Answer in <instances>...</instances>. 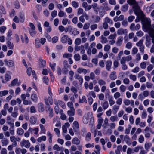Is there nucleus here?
Wrapping results in <instances>:
<instances>
[{
    "label": "nucleus",
    "instance_id": "obj_18",
    "mask_svg": "<svg viewBox=\"0 0 154 154\" xmlns=\"http://www.w3.org/2000/svg\"><path fill=\"white\" fill-rule=\"evenodd\" d=\"M127 33L126 29H124L122 28L119 29L117 31V33L119 35H121Z\"/></svg>",
    "mask_w": 154,
    "mask_h": 154
},
{
    "label": "nucleus",
    "instance_id": "obj_33",
    "mask_svg": "<svg viewBox=\"0 0 154 154\" xmlns=\"http://www.w3.org/2000/svg\"><path fill=\"white\" fill-rule=\"evenodd\" d=\"M108 100L110 106H112L115 103V102L113 100L112 97H109L108 99Z\"/></svg>",
    "mask_w": 154,
    "mask_h": 154
},
{
    "label": "nucleus",
    "instance_id": "obj_28",
    "mask_svg": "<svg viewBox=\"0 0 154 154\" xmlns=\"http://www.w3.org/2000/svg\"><path fill=\"white\" fill-rule=\"evenodd\" d=\"M29 122L32 124H35L36 122V119L33 116H32L30 118Z\"/></svg>",
    "mask_w": 154,
    "mask_h": 154
},
{
    "label": "nucleus",
    "instance_id": "obj_59",
    "mask_svg": "<svg viewBox=\"0 0 154 154\" xmlns=\"http://www.w3.org/2000/svg\"><path fill=\"white\" fill-rule=\"evenodd\" d=\"M135 18V17L134 16H129L128 18V20L129 22H131Z\"/></svg>",
    "mask_w": 154,
    "mask_h": 154
},
{
    "label": "nucleus",
    "instance_id": "obj_3",
    "mask_svg": "<svg viewBox=\"0 0 154 154\" xmlns=\"http://www.w3.org/2000/svg\"><path fill=\"white\" fill-rule=\"evenodd\" d=\"M92 113L91 112H89L86 115H85L83 118V121L85 124H87L88 122V119L90 117H91Z\"/></svg>",
    "mask_w": 154,
    "mask_h": 154
},
{
    "label": "nucleus",
    "instance_id": "obj_19",
    "mask_svg": "<svg viewBox=\"0 0 154 154\" xmlns=\"http://www.w3.org/2000/svg\"><path fill=\"white\" fill-rule=\"evenodd\" d=\"M68 38L69 37L68 35H64L61 38V42L63 43H66Z\"/></svg>",
    "mask_w": 154,
    "mask_h": 154
},
{
    "label": "nucleus",
    "instance_id": "obj_25",
    "mask_svg": "<svg viewBox=\"0 0 154 154\" xmlns=\"http://www.w3.org/2000/svg\"><path fill=\"white\" fill-rule=\"evenodd\" d=\"M104 22L107 24L109 23L112 25L113 24L112 20L110 19L109 17H106L105 18Z\"/></svg>",
    "mask_w": 154,
    "mask_h": 154
},
{
    "label": "nucleus",
    "instance_id": "obj_42",
    "mask_svg": "<svg viewBox=\"0 0 154 154\" xmlns=\"http://www.w3.org/2000/svg\"><path fill=\"white\" fill-rule=\"evenodd\" d=\"M127 3L130 5H133V6L137 3L135 0H128Z\"/></svg>",
    "mask_w": 154,
    "mask_h": 154
},
{
    "label": "nucleus",
    "instance_id": "obj_6",
    "mask_svg": "<svg viewBox=\"0 0 154 154\" xmlns=\"http://www.w3.org/2000/svg\"><path fill=\"white\" fill-rule=\"evenodd\" d=\"M85 17L86 20H88V16L85 13L82 14L79 17V21L82 23H84L85 22Z\"/></svg>",
    "mask_w": 154,
    "mask_h": 154
},
{
    "label": "nucleus",
    "instance_id": "obj_51",
    "mask_svg": "<svg viewBox=\"0 0 154 154\" xmlns=\"http://www.w3.org/2000/svg\"><path fill=\"white\" fill-rule=\"evenodd\" d=\"M56 65V64L55 63H54L53 64H51V63H50V66L54 72L55 71Z\"/></svg>",
    "mask_w": 154,
    "mask_h": 154
},
{
    "label": "nucleus",
    "instance_id": "obj_36",
    "mask_svg": "<svg viewBox=\"0 0 154 154\" xmlns=\"http://www.w3.org/2000/svg\"><path fill=\"white\" fill-rule=\"evenodd\" d=\"M79 102L82 103L85 102L86 103H87V100L85 97L84 96L82 97V98H80Z\"/></svg>",
    "mask_w": 154,
    "mask_h": 154
},
{
    "label": "nucleus",
    "instance_id": "obj_29",
    "mask_svg": "<svg viewBox=\"0 0 154 154\" xmlns=\"http://www.w3.org/2000/svg\"><path fill=\"white\" fill-rule=\"evenodd\" d=\"M89 119L90 120L89 122V125L90 127H92L93 126L94 122V119L92 116V115L91 116V117H90Z\"/></svg>",
    "mask_w": 154,
    "mask_h": 154
},
{
    "label": "nucleus",
    "instance_id": "obj_2",
    "mask_svg": "<svg viewBox=\"0 0 154 154\" xmlns=\"http://www.w3.org/2000/svg\"><path fill=\"white\" fill-rule=\"evenodd\" d=\"M136 45L139 47V49L141 53L143 54L145 47L143 45V40L142 39L140 40L138 42L136 43Z\"/></svg>",
    "mask_w": 154,
    "mask_h": 154
},
{
    "label": "nucleus",
    "instance_id": "obj_37",
    "mask_svg": "<svg viewBox=\"0 0 154 154\" xmlns=\"http://www.w3.org/2000/svg\"><path fill=\"white\" fill-rule=\"evenodd\" d=\"M7 45L9 48L10 49H13L14 45L10 41H8L7 42Z\"/></svg>",
    "mask_w": 154,
    "mask_h": 154
},
{
    "label": "nucleus",
    "instance_id": "obj_11",
    "mask_svg": "<svg viewBox=\"0 0 154 154\" xmlns=\"http://www.w3.org/2000/svg\"><path fill=\"white\" fill-rule=\"evenodd\" d=\"M4 62L6 63L7 65L8 66L12 67L14 65V63L12 60H8L7 59L4 60Z\"/></svg>",
    "mask_w": 154,
    "mask_h": 154
},
{
    "label": "nucleus",
    "instance_id": "obj_47",
    "mask_svg": "<svg viewBox=\"0 0 154 154\" xmlns=\"http://www.w3.org/2000/svg\"><path fill=\"white\" fill-rule=\"evenodd\" d=\"M53 149L54 150H56L57 151H60L62 149L61 148L59 147L58 145H55L53 146Z\"/></svg>",
    "mask_w": 154,
    "mask_h": 154
},
{
    "label": "nucleus",
    "instance_id": "obj_9",
    "mask_svg": "<svg viewBox=\"0 0 154 154\" xmlns=\"http://www.w3.org/2000/svg\"><path fill=\"white\" fill-rule=\"evenodd\" d=\"M38 106L39 112H42L44 111V105L43 103H39L38 105Z\"/></svg>",
    "mask_w": 154,
    "mask_h": 154
},
{
    "label": "nucleus",
    "instance_id": "obj_58",
    "mask_svg": "<svg viewBox=\"0 0 154 154\" xmlns=\"http://www.w3.org/2000/svg\"><path fill=\"white\" fill-rule=\"evenodd\" d=\"M122 98H119L116 101V103L117 104L120 105L122 103Z\"/></svg>",
    "mask_w": 154,
    "mask_h": 154
},
{
    "label": "nucleus",
    "instance_id": "obj_41",
    "mask_svg": "<svg viewBox=\"0 0 154 154\" xmlns=\"http://www.w3.org/2000/svg\"><path fill=\"white\" fill-rule=\"evenodd\" d=\"M109 105L107 101H105L102 105V107L104 109H106L108 107Z\"/></svg>",
    "mask_w": 154,
    "mask_h": 154
},
{
    "label": "nucleus",
    "instance_id": "obj_46",
    "mask_svg": "<svg viewBox=\"0 0 154 154\" xmlns=\"http://www.w3.org/2000/svg\"><path fill=\"white\" fill-rule=\"evenodd\" d=\"M71 4L72 6L75 8H76L79 6L78 3L75 1L72 2Z\"/></svg>",
    "mask_w": 154,
    "mask_h": 154
},
{
    "label": "nucleus",
    "instance_id": "obj_30",
    "mask_svg": "<svg viewBox=\"0 0 154 154\" xmlns=\"http://www.w3.org/2000/svg\"><path fill=\"white\" fill-rule=\"evenodd\" d=\"M46 139V137L45 136H43L38 138L37 140L39 142H41L42 141H45Z\"/></svg>",
    "mask_w": 154,
    "mask_h": 154
},
{
    "label": "nucleus",
    "instance_id": "obj_12",
    "mask_svg": "<svg viewBox=\"0 0 154 154\" xmlns=\"http://www.w3.org/2000/svg\"><path fill=\"white\" fill-rule=\"evenodd\" d=\"M75 110L74 108H72L68 110L67 113L69 116H73L75 115Z\"/></svg>",
    "mask_w": 154,
    "mask_h": 154
},
{
    "label": "nucleus",
    "instance_id": "obj_10",
    "mask_svg": "<svg viewBox=\"0 0 154 154\" xmlns=\"http://www.w3.org/2000/svg\"><path fill=\"white\" fill-rule=\"evenodd\" d=\"M18 80L16 78L12 80L11 83V86H14L15 85L19 86L20 85V82H18Z\"/></svg>",
    "mask_w": 154,
    "mask_h": 154
},
{
    "label": "nucleus",
    "instance_id": "obj_43",
    "mask_svg": "<svg viewBox=\"0 0 154 154\" xmlns=\"http://www.w3.org/2000/svg\"><path fill=\"white\" fill-rule=\"evenodd\" d=\"M95 148L97 150V151H95L96 154H100V146L98 145H96L95 146Z\"/></svg>",
    "mask_w": 154,
    "mask_h": 154
},
{
    "label": "nucleus",
    "instance_id": "obj_52",
    "mask_svg": "<svg viewBox=\"0 0 154 154\" xmlns=\"http://www.w3.org/2000/svg\"><path fill=\"white\" fill-rule=\"evenodd\" d=\"M118 118L117 116H112L110 118V120L112 122H114L115 121L117 120Z\"/></svg>",
    "mask_w": 154,
    "mask_h": 154
},
{
    "label": "nucleus",
    "instance_id": "obj_17",
    "mask_svg": "<svg viewBox=\"0 0 154 154\" xmlns=\"http://www.w3.org/2000/svg\"><path fill=\"white\" fill-rule=\"evenodd\" d=\"M77 72L79 74H81L82 73L84 74H85L87 72V70L85 69L81 68H78Z\"/></svg>",
    "mask_w": 154,
    "mask_h": 154
},
{
    "label": "nucleus",
    "instance_id": "obj_23",
    "mask_svg": "<svg viewBox=\"0 0 154 154\" xmlns=\"http://www.w3.org/2000/svg\"><path fill=\"white\" fill-rule=\"evenodd\" d=\"M128 4H125L121 7V10L123 12H126L128 10Z\"/></svg>",
    "mask_w": 154,
    "mask_h": 154
},
{
    "label": "nucleus",
    "instance_id": "obj_62",
    "mask_svg": "<svg viewBox=\"0 0 154 154\" xmlns=\"http://www.w3.org/2000/svg\"><path fill=\"white\" fill-rule=\"evenodd\" d=\"M129 78L133 81H135L137 79L136 76L132 74H131L129 75Z\"/></svg>",
    "mask_w": 154,
    "mask_h": 154
},
{
    "label": "nucleus",
    "instance_id": "obj_54",
    "mask_svg": "<svg viewBox=\"0 0 154 154\" xmlns=\"http://www.w3.org/2000/svg\"><path fill=\"white\" fill-rule=\"evenodd\" d=\"M98 83L100 86L105 85L106 84L105 81L102 79L99 80L98 81Z\"/></svg>",
    "mask_w": 154,
    "mask_h": 154
},
{
    "label": "nucleus",
    "instance_id": "obj_60",
    "mask_svg": "<svg viewBox=\"0 0 154 154\" xmlns=\"http://www.w3.org/2000/svg\"><path fill=\"white\" fill-rule=\"evenodd\" d=\"M110 48V46L109 45H106L104 47V50L106 51H108Z\"/></svg>",
    "mask_w": 154,
    "mask_h": 154
},
{
    "label": "nucleus",
    "instance_id": "obj_64",
    "mask_svg": "<svg viewBox=\"0 0 154 154\" xmlns=\"http://www.w3.org/2000/svg\"><path fill=\"white\" fill-rule=\"evenodd\" d=\"M140 67L142 69H145L146 68V64L145 62H142L140 65Z\"/></svg>",
    "mask_w": 154,
    "mask_h": 154
},
{
    "label": "nucleus",
    "instance_id": "obj_1",
    "mask_svg": "<svg viewBox=\"0 0 154 154\" xmlns=\"http://www.w3.org/2000/svg\"><path fill=\"white\" fill-rule=\"evenodd\" d=\"M48 92L49 96L48 97H44L45 103L48 106H50L49 104L51 105L53 103V100L52 98V93L51 91V88L50 87L48 88Z\"/></svg>",
    "mask_w": 154,
    "mask_h": 154
},
{
    "label": "nucleus",
    "instance_id": "obj_44",
    "mask_svg": "<svg viewBox=\"0 0 154 154\" xmlns=\"http://www.w3.org/2000/svg\"><path fill=\"white\" fill-rule=\"evenodd\" d=\"M132 47V44L131 42H128L126 45V48L128 49H130Z\"/></svg>",
    "mask_w": 154,
    "mask_h": 154
},
{
    "label": "nucleus",
    "instance_id": "obj_20",
    "mask_svg": "<svg viewBox=\"0 0 154 154\" xmlns=\"http://www.w3.org/2000/svg\"><path fill=\"white\" fill-rule=\"evenodd\" d=\"M47 108H48V110L50 112L49 116L50 118H51L54 115L53 109L51 108L50 106H47Z\"/></svg>",
    "mask_w": 154,
    "mask_h": 154
},
{
    "label": "nucleus",
    "instance_id": "obj_32",
    "mask_svg": "<svg viewBox=\"0 0 154 154\" xmlns=\"http://www.w3.org/2000/svg\"><path fill=\"white\" fill-rule=\"evenodd\" d=\"M74 57L76 61H79L81 59L80 56L79 54H76L74 55Z\"/></svg>",
    "mask_w": 154,
    "mask_h": 154
},
{
    "label": "nucleus",
    "instance_id": "obj_40",
    "mask_svg": "<svg viewBox=\"0 0 154 154\" xmlns=\"http://www.w3.org/2000/svg\"><path fill=\"white\" fill-rule=\"evenodd\" d=\"M7 123L8 124H9L12 122H13L14 121L12 120V119L11 118L10 116H8L7 117Z\"/></svg>",
    "mask_w": 154,
    "mask_h": 154
},
{
    "label": "nucleus",
    "instance_id": "obj_7",
    "mask_svg": "<svg viewBox=\"0 0 154 154\" xmlns=\"http://www.w3.org/2000/svg\"><path fill=\"white\" fill-rule=\"evenodd\" d=\"M112 62L111 60H107L105 63L106 68V69L109 71L111 68V66L112 64Z\"/></svg>",
    "mask_w": 154,
    "mask_h": 154
},
{
    "label": "nucleus",
    "instance_id": "obj_34",
    "mask_svg": "<svg viewBox=\"0 0 154 154\" xmlns=\"http://www.w3.org/2000/svg\"><path fill=\"white\" fill-rule=\"evenodd\" d=\"M58 29L60 32H63L65 31L66 32H68V30H66L65 27L62 25L59 26L58 27Z\"/></svg>",
    "mask_w": 154,
    "mask_h": 154
},
{
    "label": "nucleus",
    "instance_id": "obj_5",
    "mask_svg": "<svg viewBox=\"0 0 154 154\" xmlns=\"http://www.w3.org/2000/svg\"><path fill=\"white\" fill-rule=\"evenodd\" d=\"M133 8L134 9V11L135 14L136 15H138L140 12V8L138 5V4L137 3L135 4L133 6Z\"/></svg>",
    "mask_w": 154,
    "mask_h": 154
},
{
    "label": "nucleus",
    "instance_id": "obj_13",
    "mask_svg": "<svg viewBox=\"0 0 154 154\" xmlns=\"http://www.w3.org/2000/svg\"><path fill=\"white\" fill-rule=\"evenodd\" d=\"M21 40L22 42L23 43H25L26 44L28 42V38L27 36L26 35H24V37L22 36L21 37Z\"/></svg>",
    "mask_w": 154,
    "mask_h": 154
},
{
    "label": "nucleus",
    "instance_id": "obj_57",
    "mask_svg": "<svg viewBox=\"0 0 154 154\" xmlns=\"http://www.w3.org/2000/svg\"><path fill=\"white\" fill-rule=\"evenodd\" d=\"M99 66L101 68H103L105 66L103 60H101L99 61Z\"/></svg>",
    "mask_w": 154,
    "mask_h": 154
},
{
    "label": "nucleus",
    "instance_id": "obj_16",
    "mask_svg": "<svg viewBox=\"0 0 154 154\" xmlns=\"http://www.w3.org/2000/svg\"><path fill=\"white\" fill-rule=\"evenodd\" d=\"M35 47L37 48H38L41 47V43L40 39L39 38H36L35 41Z\"/></svg>",
    "mask_w": 154,
    "mask_h": 154
},
{
    "label": "nucleus",
    "instance_id": "obj_8",
    "mask_svg": "<svg viewBox=\"0 0 154 154\" xmlns=\"http://www.w3.org/2000/svg\"><path fill=\"white\" fill-rule=\"evenodd\" d=\"M116 72L115 71H113L111 72L109 75V77L110 79L113 81L117 79V76L116 75Z\"/></svg>",
    "mask_w": 154,
    "mask_h": 154
},
{
    "label": "nucleus",
    "instance_id": "obj_55",
    "mask_svg": "<svg viewBox=\"0 0 154 154\" xmlns=\"http://www.w3.org/2000/svg\"><path fill=\"white\" fill-rule=\"evenodd\" d=\"M2 143L3 144H8V140L4 138L2 140Z\"/></svg>",
    "mask_w": 154,
    "mask_h": 154
},
{
    "label": "nucleus",
    "instance_id": "obj_15",
    "mask_svg": "<svg viewBox=\"0 0 154 154\" xmlns=\"http://www.w3.org/2000/svg\"><path fill=\"white\" fill-rule=\"evenodd\" d=\"M10 140L11 141L14 142L16 144L17 143H16V141H20V138H17L14 136H11L10 137Z\"/></svg>",
    "mask_w": 154,
    "mask_h": 154
},
{
    "label": "nucleus",
    "instance_id": "obj_4",
    "mask_svg": "<svg viewBox=\"0 0 154 154\" xmlns=\"http://www.w3.org/2000/svg\"><path fill=\"white\" fill-rule=\"evenodd\" d=\"M72 127L74 131L76 134L79 133V126L78 122L75 121L73 122Z\"/></svg>",
    "mask_w": 154,
    "mask_h": 154
},
{
    "label": "nucleus",
    "instance_id": "obj_45",
    "mask_svg": "<svg viewBox=\"0 0 154 154\" xmlns=\"http://www.w3.org/2000/svg\"><path fill=\"white\" fill-rule=\"evenodd\" d=\"M121 94L119 92H116L115 93L114 95V97L115 99H116L120 96Z\"/></svg>",
    "mask_w": 154,
    "mask_h": 154
},
{
    "label": "nucleus",
    "instance_id": "obj_49",
    "mask_svg": "<svg viewBox=\"0 0 154 154\" xmlns=\"http://www.w3.org/2000/svg\"><path fill=\"white\" fill-rule=\"evenodd\" d=\"M98 97L100 100H104V96L103 94V93H100L98 95Z\"/></svg>",
    "mask_w": 154,
    "mask_h": 154
},
{
    "label": "nucleus",
    "instance_id": "obj_50",
    "mask_svg": "<svg viewBox=\"0 0 154 154\" xmlns=\"http://www.w3.org/2000/svg\"><path fill=\"white\" fill-rule=\"evenodd\" d=\"M29 32L30 35L32 37H34L36 34V32L35 30L29 29Z\"/></svg>",
    "mask_w": 154,
    "mask_h": 154
},
{
    "label": "nucleus",
    "instance_id": "obj_24",
    "mask_svg": "<svg viewBox=\"0 0 154 154\" xmlns=\"http://www.w3.org/2000/svg\"><path fill=\"white\" fill-rule=\"evenodd\" d=\"M8 92V91L6 90L0 91V97H2L7 95Z\"/></svg>",
    "mask_w": 154,
    "mask_h": 154
},
{
    "label": "nucleus",
    "instance_id": "obj_22",
    "mask_svg": "<svg viewBox=\"0 0 154 154\" xmlns=\"http://www.w3.org/2000/svg\"><path fill=\"white\" fill-rule=\"evenodd\" d=\"M119 106L116 105H115L112 106V112L114 114H116L119 109Z\"/></svg>",
    "mask_w": 154,
    "mask_h": 154
},
{
    "label": "nucleus",
    "instance_id": "obj_26",
    "mask_svg": "<svg viewBox=\"0 0 154 154\" xmlns=\"http://www.w3.org/2000/svg\"><path fill=\"white\" fill-rule=\"evenodd\" d=\"M17 134L18 135H23L24 133V130L21 128H18L17 131Z\"/></svg>",
    "mask_w": 154,
    "mask_h": 154
},
{
    "label": "nucleus",
    "instance_id": "obj_21",
    "mask_svg": "<svg viewBox=\"0 0 154 154\" xmlns=\"http://www.w3.org/2000/svg\"><path fill=\"white\" fill-rule=\"evenodd\" d=\"M31 99L34 102H36L38 100L37 95L35 94H33L31 95Z\"/></svg>",
    "mask_w": 154,
    "mask_h": 154
},
{
    "label": "nucleus",
    "instance_id": "obj_63",
    "mask_svg": "<svg viewBox=\"0 0 154 154\" xmlns=\"http://www.w3.org/2000/svg\"><path fill=\"white\" fill-rule=\"evenodd\" d=\"M138 37H141L143 35V32L141 31H139L136 33Z\"/></svg>",
    "mask_w": 154,
    "mask_h": 154
},
{
    "label": "nucleus",
    "instance_id": "obj_48",
    "mask_svg": "<svg viewBox=\"0 0 154 154\" xmlns=\"http://www.w3.org/2000/svg\"><path fill=\"white\" fill-rule=\"evenodd\" d=\"M43 82L45 84L47 85L48 83V78L46 76H45L43 78Z\"/></svg>",
    "mask_w": 154,
    "mask_h": 154
},
{
    "label": "nucleus",
    "instance_id": "obj_61",
    "mask_svg": "<svg viewBox=\"0 0 154 154\" xmlns=\"http://www.w3.org/2000/svg\"><path fill=\"white\" fill-rule=\"evenodd\" d=\"M5 80L6 81H9L11 79V76L8 74H5Z\"/></svg>",
    "mask_w": 154,
    "mask_h": 154
},
{
    "label": "nucleus",
    "instance_id": "obj_39",
    "mask_svg": "<svg viewBox=\"0 0 154 154\" xmlns=\"http://www.w3.org/2000/svg\"><path fill=\"white\" fill-rule=\"evenodd\" d=\"M72 143L75 144H79L80 141L77 138H75L72 140Z\"/></svg>",
    "mask_w": 154,
    "mask_h": 154
},
{
    "label": "nucleus",
    "instance_id": "obj_53",
    "mask_svg": "<svg viewBox=\"0 0 154 154\" xmlns=\"http://www.w3.org/2000/svg\"><path fill=\"white\" fill-rule=\"evenodd\" d=\"M75 44L77 45H79L81 43V39L79 38H77L75 41Z\"/></svg>",
    "mask_w": 154,
    "mask_h": 154
},
{
    "label": "nucleus",
    "instance_id": "obj_35",
    "mask_svg": "<svg viewBox=\"0 0 154 154\" xmlns=\"http://www.w3.org/2000/svg\"><path fill=\"white\" fill-rule=\"evenodd\" d=\"M72 56V54H71L65 53L63 55V58H70Z\"/></svg>",
    "mask_w": 154,
    "mask_h": 154
},
{
    "label": "nucleus",
    "instance_id": "obj_27",
    "mask_svg": "<svg viewBox=\"0 0 154 154\" xmlns=\"http://www.w3.org/2000/svg\"><path fill=\"white\" fill-rule=\"evenodd\" d=\"M58 15L59 17H65L66 16V13L62 11L61 10H60V11L58 13Z\"/></svg>",
    "mask_w": 154,
    "mask_h": 154
},
{
    "label": "nucleus",
    "instance_id": "obj_38",
    "mask_svg": "<svg viewBox=\"0 0 154 154\" xmlns=\"http://www.w3.org/2000/svg\"><path fill=\"white\" fill-rule=\"evenodd\" d=\"M103 7L105 10L106 11H109L110 10V8L108 6V4L107 2H105L103 3Z\"/></svg>",
    "mask_w": 154,
    "mask_h": 154
},
{
    "label": "nucleus",
    "instance_id": "obj_14",
    "mask_svg": "<svg viewBox=\"0 0 154 154\" xmlns=\"http://www.w3.org/2000/svg\"><path fill=\"white\" fill-rule=\"evenodd\" d=\"M122 36H121L118 38L116 42V45L118 46H120L122 44L123 40Z\"/></svg>",
    "mask_w": 154,
    "mask_h": 154
},
{
    "label": "nucleus",
    "instance_id": "obj_31",
    "mask_svg": "<svg viewBox=\"0 0 154 154\" xmlns=\"http://www.w3.org/2000/svg\"><path fill=\"white\" fill-rule=\"evenodd\" d=\"M100 42L102 43H106L108 42V40L106 38L102 35L101 36Z\"/></svg>",
    "mask_w": 154,
    "mask_h": 154
},
{
    "label": "nucleus",
    "instance_id": "obj_56",
    "mask_svg": "<svg viewBox=\"0 0 154 154\" xmlns=\"http://www.w3.org/2000/svg\"><path fill=\"white\" fill-rule=\"evenodd\" d=\"M58 40V38L57 36H55L53 37L52 39V42L53 43H56Z\"/></svg>",
    "mask_w": 154,
    "mask_h": 154
}]
</instances>
